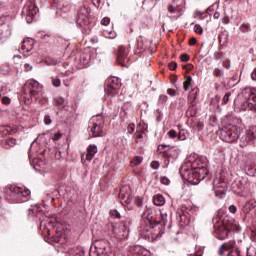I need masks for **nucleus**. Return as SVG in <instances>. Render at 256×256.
Returning a JSON list of instances; mask_svg holds the SVG:
<instances>
[{
	"label": "nucleus",
	"mask_w": 256,
	"mask_h": 256,
	"mask_svg": "<svg viewBox=\"0 0 256 256\" xmlns=\"http://www.w3.org/2000/svg\"><path fill=\"white\" fill-rule=\"evenodd\" d=\"M179 173L184 181L193 183V185H199V181H203L209 175L205 165H201L196 161L192 162L190 159L181 166Z\"/></svg>",
	"instance_id": "1"
},
{
	"label": "nucleus",
	"mask_w": 256,
	"mask_h": 256,
	"mask_svg": "<svg viewBox=\"0 0 256 256\" xmlns=\"http://www.w3.org/2000/svg\"><path fill=\"white\" fill-rule=\"evenodd\" d=\"M214 233L220 241H223L229 237L230 231H239V223L233 218L228 216L222 218L217 215L212 219Z\"/></svg>",
	"instance_id": "2"
},
{
	"label": "nucleus",
	"mask_w": 256,
	"mask_h": 256,
	"mask_svg": "<svg viewBox=\"0 0 256 256\" xmlns=\"http://www.w3.org/2000/svg\"><path fill=\"white\" fill-rule=\"evenodd\" d=\"M153 223V212L146 210L142 215V226L140 227V235L143 239H151V230L155 229Z\"/></svg>",
	"instance_id": "3"
},
{
	"label": "nucleus",
	"mask_w": 256,
	"mask_h": 256,
	"mask_svg": "<svg viewBox=\"0 0 256 256\" xmlns=\"http://www.w3.org/2000/svg\"><path fill=\"white\" fill-rule=\"evenodd\" d=\"M103 127H105V118L101 115L93 116L88 122L89 137H103Z\"/></svg>",
	"instance_id": "4"
},
{
	"label": "nucleus",
	"mask_w": 256,
	"mask_h": 256,
	"mask_svg": "<svg viewBox=\"0 0 256 256\" xmlns=\"http://www.w3.org/2000/svg\"><path fill=\"white\" fill-rule=\"evenodd\" d=\"M157 151L159 155H162L164 161H167V163H175V161H177L179 158V154L181 153L179 148H168L167 145L163 144L158 146Z\"/></svg>",
	"instance_id": "5"
},
{
	"label": "nucleus",
	"mask_w": 256,
	"mask_h": 256,
	"mask_svg": "<svg viewBox=\"0 0 256 256\" xmlns=\"http://www.w3.org/2000/svg\"><path fill=\"white\" fill-rule=\"evenodd\" d=\"M24 95H29L31 98L39 99L43 95V86L36 80H28L23 87Z\"/></svg>",
	"instance_id": "6"
},
{
	"label": "nucleus",
	"mask_w": 256,
	"mask_h": 256,
	"mask_svg": "<svg viewBox=\"0 0 256 256\" xmlns=\"http://www.w3.org/2000/svg\"><path fill=\"white\" fill-rule=\"evenodd\" d=\"M220 137L226 143H235L239 139V129L235 125H228L221 129Z\"/></svg>",
	"instance_id": "7"
},
{
	"label": "nucleus",
	"mask_w": 256,
	"mask_h": 256,
	"mask_svg": "<svg viewBox=\"0 0 256 256\" xmlns=\"http://www.w3.org/2000/svg\"><path fill=\"white\" fill-rule=\"evenodd\" d=\"M121 89V80L118 77L108 78L106 81L105 93L110 97H115Z\"/></svg>",
	"instance_id": "8"
},
{
	"label": "nucleus",
	"mask_w": 256,
	"mask_h": 256,
	"mask_svg": "<svg viewBox=\"0 0 256 256\" xmlns=\"http://www.w3.org/2000/svg\"><path fill=\"white\" fill-rule=\"evenodd\" d=\"M185 0H174L172 4L168 6V13L172 16V19H179L183 13H185Z\"/></svg>",
	"instance_id": "9"
},
{
	"label": "nucleus",
	"mask_w": 256,
	"mask_h": 256,
	"mask_svg": "<svg viewBox=\"0 0 256 256\" xmlns=\"http://www.w3.org/2000/svg\"><path fill=\"white\" fill-rule=\"evenodd\" d=\"M90 15H91V8H89V6L84 5L80 7L76 17V24L78 25V27L89 25Z\"/></svg>",
	"instance_id": "10"
},
{
	"label": "nucleus",
	"mask_w": 256,
	"mask_h": 256,
	"mask_svg": "<svg viewBox=\"0 0 256 256\" xmlns=\"http://www.w3.org/2000/svg\"><path fill=\"white\" fill-rule=\"evenodd\" d=\"M112 233L118 241H125L129 237V224H117L113 226Z\"/></svg>",
	"instance_id": "11"
},
{
	"label": "nucleus",
	"mask_w": 256,
	"mask_h": 256,
	"mask_svg": "<svg viewBox=\"0 0 256 256\" xmlns=\"http://www.w3.org/2000/svg\"><path fill=\"white\" fill-rule=\"evenodd\" d=\"M119 199L124 207L130 205V203L133 201V196L131 195V186L125 185L120 188Z\"/></svg>",
	"instance_id": "12"
},
{
	"label": "nucleus",
	"mask_w": 256,
	"mask_h": 256,
	"mask_svg": "<svg viewBox=\"0 0 256 256\" xmlns=\"http://www.w3.org/2000/svg\"><path fill=\"white\" fill-rule=\"evenodd\" d=\"M37 13H39V8L35 4L27 5L22 10V15L26 16L27 23H33V20L37 17Z\"/></svg>",
	"instance_id": "13"
},
{
	"label": "nucleus",
	"mask_w": 256,
	"mask_h": 256,
	"mask_svg": "<svg viewBox=\"0 0 256 256\" xmlns=\"http://www.w3.org/2000/svg\"><path fill=\"white\" fill-rule=\"evenodd\" d=\"M11 37V27L5 24V16H0V43H5Z\"/></svg>",
	"instance_id": "14"
},
{
	"label": "nucleus",
	"mask_w": 256,
	"mask_h": 256,
	"mask_svg": "<svg viewBox=\"0 0 256 256\" xmlns=\"http://www.w3.org/2000/svg\"><path fill=\"white\" fill-rule=\"evenodd\" d=\"M96 253L98 256H111V248L107 240H100L96 243Z\"/></svg>",
	"instance_id": "15"
},
{
	"label": "nucleus",
	"mask_w": 256,
	"mask_h": 256,
	"mask_svg": "<svg viewBox=\"0 0 256 256\" xmlns=\"http://www.w3.org/2000/svg\"><path fill=\"white\" fill-rule=\"evenodd\" d=\"M129 49H127L125 46H120L118 48V56L117 61L119 65H122V67H126L127 63H129Z\"/></svg>",
	"instance_id": "16"
},
{
	"label": "nucleus",
	"mask_w": 256,
	"mask_h": 256,
	"mask_svg": "<svg viewBox=\"0 0 256 256\" xmlns=\"http://www.w3.org/2000/svg\"><path fill=\"white\" fill-rule=\"evenodd\" d=\"M256 134L254 131L249 130L245 136H243L240 140L241 147H247V145H253L255 142Z\"/></svg>",
	"instance_id": "17"
},
{
	"label": "nucleus",
	"mask_w": 256,
	"mask_h": 256,
	"mask_svg": "<svg viewBox=\"0 0 256 256\" xmlns=\"http://www.w3.org/2000/svg\"><path fill=\"white\" fill-rule=\"evenodd\" d=\"M20 187L17 186H10L6 190V195L8 199L11 201H19V193H21V190H19Z\"/></svg>",
	"instance_id": "18"
},
{
	"label": "nucleus",
	"mask_w": 256,
	"mask_h": 256,
	"mask_svg": "<svg viewBox=\"0 0 256 256\" xmlns=\"http://www.w3.org/2000/svg\"><path fill=\"white\" fill-rule=\"evenodd\" d=\"M34 45H35V40L31 38L24 39L21 47L22 53H29L30 51H33Z\"/></svg>",
	"instance_id": "19"
},
{
	"label": "nucleus",
	"mask_w": 256,
	"mask_h": 256,
	"mask_svg": "<svg viewBox=\"0 0 256 256\" xmlns=\"http://www.w3.org/2000/svg\"><path fill=\"white\" fill-rule=\"evenodd\" d=\"M234 246H235V241L230 240L228 242L223 243L218 250V255L224 256L225 251H229V249H232V247Z\"/></svg>",
	"instance_id": "20"
},
{
	"label": "nucleus",
	"mask_w": 256,
	"mask_h": 256,
	"mask_svg": "<svg viewBox=\"0 0 256 256\" xmlns=\"http://www.w3.org/2000/svg\"><path fill=\"white\" fill-rule=\"evenodd\" d=\"M19 193H18V203H23L25 201H27V197H29V195H31V190L29 189H23V188H19Z\"/></svg>",
	"instance_id": "21"
},
{
	"label": "nucleus",
	"mask_w": 256,
	"mask_h": 256,
	"mask_svg": "<svg viewBox=\"0 0 256 256\" xmlns=\"http://www.w3.org/2000/svg\"><path fill=\"white\" fill-rule=\"evenodd\" d=\"M97 146L96 145H90L87 148V154H86V161H92L93 157L97 155Z\"/></svg>",
	"instance_id": "22"
},
{
	"label": "nucleus",
	"mask_w": 256,
	"mask_h": 256,
	"mask_svg": "<svg viewBox=\"0 0 256 256\" xmlns=\"http://www.w3.org/2000/svg\"><path fill=\"white\" fill-rule=\"evenodd\" d=\"M13 133H17V130L11 128V126H0V135L5 136Z\"/></svg>",
	"instance_id": "23"
},
{
	"label": "nucleus",
	"mask_w": 256,
	"mask_h": 256,
	"mask_svg": "<svg viewBox=\"0 0 256 256\" xmlns=\"http://www.w3.org/2000/svg\"><path fill=\"white\" fill-rule=\"evenodd\" d=\"M153 203L156 207H163V205H165V197L161 194H157L153 197Z\"/></svg>",
	"instance_id": "24"
},
{
	"label": "nucleus",
	"mask_w": 256,
	"mask_h": 256,
	"mask_svg": "<svg viewBox=\"0 0 256 256\" xmlns=\"http://www.w3.org/2000/svg\"><path fill=\"white\" fill-rule=\"evenodd\" d=\"M213 191L218 199H223L225 196V187L223 185L214 187Z\"/></svg>",
	"instance_id": "25"
},
{
	"label": "nucleus",
	"mask_w": 256,
	"mask_h": 256,
	"mask_svg": "<svg viewBox=\"0 0 256 256\" xmlns=\"http://www.w3.org/2000/svg\"><path fill=\"white\" fill-rule=\"evenodd\" d=\"M153 224L155 225V227H157V225L165 227V225H167V214H161L159 221H156L155 216H153Z\"/></svg>",
	"instance_id": "26"
},
{
	"label": "nucleus",
	"mask_w": 256,
	"mask_h": 256,
	"mask_svg": "<svg viewBox=\"0 0 256 256\" xmlns=\"http://www.w3.org/2000/svg\"><path fill=\"white\" fill-rule=\"evenodd\" d=\"M135 253L137 256H151V252L141 246L135 247Z\"/></svg>",
	"instance_id": "27"
},
{
	"label": "nucleus",
	"mask_w": 256,
	"mask_h": 256,
	"mask_svg": "<svg viewBox=\"0 0 256 256\" xmlns=\"http://www.w3.org/2000/svg\"><path fill=\"white\" fill-rule=\"evenodd\" d=\"M136 138V143H142L143 139L147 137V134L143 132L141 129L137 128V132L134 134Z\"/></svg>",
	"instance_id": "28"
},
{
	"label": "nucleus",
	"mask_w": 256,
	"mask_h": 256,
	"mask_svg": "<svg viewBox=\"0 0 256 256\" xmlns=\"http://www.w3.org/2000/svg\"><path fill=\"white\" fill-rule=\"evenodd\" d=\"M219 43L222 45H227L229 43V32H222L219 36Z\"/></svg>",
	"instance_id": "29"
},
{
	"label": "nucleus",
	"mask_w": 256,
	"mask_h": 256,
	"mask_svg": "<svg viewBox=\"0 0 256 256\" xmlns=\"http://www.w3.org/2000/svg\"><path fill=\"white\" fill-rule=\"evenodd\" d=\"M54 105H55L56 107H58V109H63V108H65V98L60 97V96L56 97V98L54 99Z\"/></svg>",
	"instance_id": "30"
},
{
	"label": "nucleus",
	"mask_w": 256,
	"mask_h": 256,
	"mask_svg": "<svg viewBox=\"0 0 256 256\" xmlns=\"http://www.w3.org/2000/svg\"><path fill=\"white\" fill-rule=\"evenodd\" d=\"M213 76L216 77V79H223V77H225V70L221 68H215L213 70Z\"/></svg>",
	"instance_id": "31"
},
{
	"label": "nucleus",
	"mask_w": 256,
	"mask_h": 256,
	"mask_svg": "<svg viewBox=\"0 0 256 256\" xmlns=\"http://www.w3.org/2000/svg\"><path fill=\"white\" fill-rule=\"evenodd\" d=\"M15 145H17V140L14 138H8L4 141V147L6 149H9L11 147H15Z\"/></svg>",
	"instance_id": "32"
},
{
	"label": "nucleus",
	"mask_w": 256,
	"mask_h": 256,
	"mask_svg": "<svg viewBox=\"0 0 256 256\" xmlns=\"http://www.w3.org/2000/svg\"><path fill=\"white\" fill-rule=\"evenodd\" d=\"M122 111L127 115L133 111V104L131 102H125L122 106Z\"/></svg>",
	"instance_id": "33"
},
{
	"label": "nucleus",
	"mask_w": 256,
	"mask_h": 256,
	"mask_svg": "<svg viewBox=\"0 0 256 256\" xmlns=\"http://www.w3.org/2000/svg\"><path fill=\"white\" fill-rule=\"evenodd\" d=\"M103 35L107 39H115V37H117V33L113 30H104Z\"/></svg>",
	"instance_id": "34"
},
{
	"label": "nucleus",
	"mask_w": 256,
	"mask_h": 256,
	"mask_svg": "<svg viewBox=\"0 0 256 256\" xmlns=\"http://www.w3.org/2000/svg\"><path fill=\"white\" fill-rule=\"evenodd\" d=\"M189 137V133L185 129H181L178 133V139L179 141H185Z\"/></svg>",
	"instance_id": "35"
},
{
	"label": "nucleus",
	"mask_w": 256,
	"mask_h": 256,
	"mask_svg": "<svg viewBox=\"0 0 256 256\" xmlns=\"http://www.w3.org/2000/svg\"><path fill=\"white\" fill-rule=\"evenodd\" d=\"M42 40L44 41V43H55V37H53V35H49V34H45L42 37Z\"/></svg>",
	"instance_id": "36"
},
{
	"label": "nucleus",
	"mask_w": 256,
	"mask_h": 256,
	"mask_svg": "<svg viewBox=\"0 0 256 256\" xmlns=\"http://www.w3.org/2000/svg\"><path fill=\"white\" fill-rule=\"evenodd\" d=\"M143 163V157L142 156H136L131 160V164L134 166L141 165Z\"/></svg>",
	"instance_id": "37"
},
{
	"label": "nucleus",
	"mask_w": 256,
	"mask_h": 256,
	"mask_svg": "<svg viewBox=\"0 0 256 256\" xmlns=\"http://www.w3.org/2000/svg\"><path fill=\"white\" fill-rule=\"evenodd\" d=\"M240 31H242V33H249V31H251V25L249 23H243L240 26Z\"/></svg>",
	"instance_id": "38"
},
{
	"label": "nucleus",
	"mask_w": 256,
	"mask_h": 256,
	"mask_svg": "<svg viewBox=\"0 0 256 256\" xmlns=\"http://www.w3.org/2000/svg\"><path fill=\"white\" fill-rule=\"evenodd\" d=\"M191 83H193V78L189 76L184 82V91H189V87H191Z\"/></svg>",
	"instance_id": "39"
},
{
	"label": "nucleus",
	"mask_w": 256,
	"mask_h": 256,
	"mask_svg": "<svg viewBox=\"0 0 256 256\" xmlns=\"http://www.w3.org/2000/svg\"><path fill=\"white\" fill-rule=\"evenodd\" d=\"M247 256H256V248L253 246H250L247 248Z\"/></svg>",
	"instance_id": "40"
},
{
	"label": "nucleus",
	"mask_w": 256,
	"mask_h": 256,
	"mask_svg": "<svg viewBox=\"0 0 256 256\" xmlns=\"http://www.w3.org/2000/svg\"><path fill=\"white\" fill-rule=\"evenodd\" d=\"M167 95H160L158 99V105H163V103H167Z\"/></svg>",
	"instance_id": "41"
},
{
	"label": "nucleus",
	"mask_w": 256,
	"mask_h": 256,
	"mask_svg": "<svg viewBox=\"0 0 256 256\" xmlns=\"http://www.w3.org/2000/svg\"><path fill=\"white\" fill-rule=\"evenodd\" d=\"M229 97H231V92H227V93L224 95V97H223V99H222L223 105H227V104L229 103Z\"/></svg>",
	"instance_id": "42"
},
{
	"label": "nucleus",
	"mask_w": 256,
	"mask_h": 256,
	"mask_svg": "<svg viewBox=\"0 0 256 256\" xmlns=\"http://www.w3.org/2000/svg\"><path fill=\"white\" fill-rule=\"evenodd\" d=\"M39 210V206L34 205L28 210V216L31 217V215L35 214V211Z\"/></svg>",
	"instance_id": "43"
},
{
	"label": "nucleus",
	"mask_w": 256,
	"mask_h": 256,
	"mask_svg": "<svg viewBox=\"0 0 256 256\" xmlns=\"http://www.w3.org/2000/svg\"><path fill=\"white\" fill-rule=\"evenodd\" d=\"M52 85L54 87H61V80L57 77L52 78Z\"/></svg>",
	"instance_id": "44"
},
{
	"label": "nucleus",
	"mask_w": 256,
	"mask_h": 256,
	"mask_svg": "<svg viewBox=\"0 0 256 256\" xmlns=\"http://www.w3.org/2000/svg\"><path fill=\"white\" fill-rule=\"evenodd\" d=\"M194 31L195 33H198L199 35H203V27H201V25L196 24L194 26Z\"/></svg>",
	"instance_id": "45"
},
{
	"label": "nucleus",
	"mask_w": 256,
	"mask_h": 256,
	"mask_svg": "<svg viewBox=\"0 0 256 256\" xmlns=\"http://www.w3.org/2000/svg\"><path fill=\"white\" fill-rule=\"evenodd\" d=\"M51 138L53 139V141H59V139H61V133L59 132L52 133Z\"/></svg>",
	"instance_id": "46"
},
{
	"label": "nucleus",
	"mask_w": 256,
	"mask_h": 256,
	"mask_svg": "<svg viewBox=\"0 0 256 256\" xmlns=\"http://www.w3.org/2000/svg\"><path fill=\"white\" fill-rule=\"evenodd\" d=\"M180 59H181L182 63H187V61H189V59H191V57L189 56V54H182L180 56Z\"/></svg>",
	"instance_id": "47"
},
{
	"label": "nucleus",
	"mask_w": 256,
	"mask_h": 256,
	"mask_svg": "<svg viewBox=\"0 0 256 256\" xmlns=\"http://www.w3.org/2000/svg\"><path fill=\"white\" fill-rule=\"evenodd\" d=\"M110 215H112V217H116V219H121V214L117 210H111Z\"/></svg>",
	"instance_id": "48"
},
{
	"label": "nucleus",
	"mask_w": 256,
	"mask_h": 256,
	"mask_svg": "<svg viewBox=\"0 0 256 256\" xmlns=\"http://www.w3.org/2000/svg\"><path fill=\"white\" fill-rule=\"evenodd\" d=\"M1 101H2L3 105H10L11 104V98H9L7 96L2 97Z\"/></svg>",
	"instance_id": "49"
},
{
	"label": "nucleus",
	"mask_w": 256,
	"mask_h": 256,
	"mask_svg": "<svg viewBox=\"0 0 256 256\" xmlns=\"http://www.w3.org/2000/svg\"><path fill=\"white\" fill-rule=\"evenodd\" d=\"M168 136L170 137V139H175V137H178V133L175 130H170L168 132Z\"/></svg>",
	"instance_id": "50"
},
{
	"label": "nucleus",
	"mask_w": 256,
	"mask_h": 256,
	"mask_svg": "<svg viewBox=\"0 0 256 256\" xmlns=\"http://www.w3.org/2000/svg\"><path fill=\"white\" fill-rule=\"evenodd\" d=\"M127 132L131 135L132 133L135 132V124H129L127 127Z\"/></svg>",
	"instance_id": "51"
},
{
	"label": "nucleus",
	"mask_w": 256,
	"mask_h": 256,
	"mask_svg": "<svg viewBox=\"0 0 256 256\" xmlns=\"http://www.w3.org/2000/svg\"><path fill=\"white\" fill-rule=\"evenodd\" d=\"M44 123H45V125H51V123H53V120H51V116L45 115L44 116Z\"/></svg>",
	"instance_id": "52"
},
{
	"label": "nucleus",
	"mask_w": 256,
	"mask_h": 256,
	"mask_svg": "<svg viewBox=\"0 0 256 256\" xmlns=\"http://www.w3.org/2000/svg\"><path fill=\"white\" fill-rule=\"evenodd\" d=\"M160 181L161 183H163V185H169V183H171V180H169V178H167L166 176L161 177Z\"/></svg>",
	"instance_id": "53"
},
{
	"label": "nucleus",
	"mask_w": 256,
	"mask_h": 256,
	"mask_svg": "<svg viewBox=\"0 0 256 256\" xmlns=\"http://www.w3.org/2000/svg\"><path fill=\"white\" fill-rule=\"evenodd\" d=\"M150 167H151L152 169H159L160 164H159L158 161H152L151 164H150Z\"/></svg>",
	"instance_id": "54"
},
{
	"label": "nucleus",
	"mask_w": 256,
	"mask_h": 256,
	"mask_svg": "<svg viewBox=\"0 0 256 256\" xmlns=\"http://www.w3.org/2000/svg\"><path fill=\"white\" fill-rule=\"evenodd\" d=\"M109 23H111V19L109 17H104L101 20V25H109Z\"/></svg>",
	"instance_id": "55"
},
{
	"label": "nucleus",
	"mask_w": 256,
	"mask_h": 256,
	"mask_svg": "<svg viewBox=\"0 0 256 256\" xmlns=\"http://www.w3.org/2000/svg\"><path fill=\"white\" fill-rule=\"evenodd\" d=\"M227 256H241V252L239 250H232Z\"/></svg>",
	"instance_id": "56"
},
{
	"label": "nucleus",
	"mask_w": 256,
	"mask_h": 256,
	"mask_svg": "<svg viewBox=\"0 0 256 256\" xmlns=\"http://www.w3.org/2000/svg\"><path fill=\"white\" fill-rule=\"evenodd\" d=\"M223 67H225V69H231V60H225L223 62Z\"/></svg>",
	"instance_id": "57"
},
{
	"label": "nucleus",
	"mask_w": 256,
	"mask_h": 256,
	"mask_svg": "<svg viewBox=\"0 0 256 256\" xmlns=\"http://www.w3.org/2000/svg\"><path fill=\"white\" fill-rule=\"evenodd\" d=\"M228 210L230 211V213L235 214V213H237V206L232 204L229 206Z\"/></svg>",
	"instance_id": "58"
},
{
	"label": "nucleus",
	"mask_w": 256,
	"mask_h": 256,
	"mask_svg": "<svg viewBox=\"0 0 256 256\" xmlns=\"http://www.w3.org/2000/svg\"><path fill=\"white\" fill-rule=\"evenodd\" d=\"M243 212L244 213H250L251 212V206L249 204H246L244 207H243Z\"/></svg>",
	"instance_id": "59"
},
{
	"label": "nucleus",
	"mask_w": 256,
	"mask_h": 256,
	"mask_svg": "<svg viewBox=\"0 0 256 256\" xmlns=\"http://www.w3.org/2000/svg\"><path fill=\"white\" fill-rule=\"evenodd\" d=\"M167 93H168V95H170V97H175V95H177V91H175V90H173L171 88H169L167 90Z\"/></svg>",
	"instance_id": "60"
},
{
	"label": "nucleus",
	"mask_w": 256,
	"mask_h": 256,
	"mask_svg": "<svg viewBox=\"0 0 256 256\" xmlns=\"http://www.w3.org/2000/svg\"><path fill=\"white\" fill-rule=\"evenodd\" d=\"M169 69H171V71H175V69H177V62H171L169 64Z\"/></svg>",
	"instance_id": "61"
},
{
	"label": "nucleus",
	"mask_w": 256,
	"mask_h": 256,
	"mask_svg": "<svg viewBox=\"0 0 256 256\" xmlns=\"http://www.w3.org/2000/svg\"><path fill=\"white\" fill-rule=\"evenodd\" d=\"M213 11H214V7H213V5H212V6H210V7H208V8L206 9V13H207V15H211V13H213Z\"/></svg>",
	"instance_id": "62"
},
{
	"label": "nucleus",
	"mask_w": 256,
	"mask_h": 256,
	"mask_svg": "<svg viewBox=\"0 0 256 256\" xmlns=\"http://www.w3.org/2000/svg\"><path fill=\"white\" fill-rule=\"evenodd\" d=\"M73 256H85V252H83V250H78Z\"/></svg>",
	"instance_id": "63"
},
{
	"label": "nucleus",
	"mask_w": 256,
	"mask_h": 256,
	"mask_svg": "<svg viewBox=\"0 0 256 256\" xmlns=\"http://www.w3.org/2000/svg\"><path fill=\"white\" fill-rule=\"evenodd\" d=\"M189 256H203L202 251L195 252L194 254H190Z\"/></svg>",
	"instance_id": "64"
}]
</instances>
